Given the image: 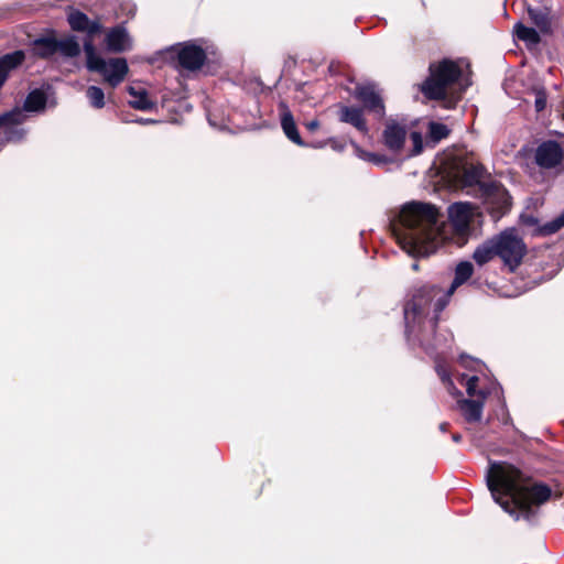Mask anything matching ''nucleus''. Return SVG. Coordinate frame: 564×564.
<instances>
[{"label":"nucleus","mask_w":564,"mask_h":564,"mask_svg":"<svg viewBox=\"0 0 564 564\" xmlns=\"http://www.w3.org/2000/svg\"><path fill=\"white\" fill-rule=\"evenodd\" d=\"M533 95H534L535 110L538 112L544 110L545 107H546V94H545L544 89H542V88H534L533 89Z\"/></svg>","instance_id":"7c9ffc66"},{"label":"nucleus","mask_w":564,"mask_h":564,"mask_svg":"<svg viewBox=\"0 0 564 564\" xmlns=\"http://www.w3.org/2000/svg\"><path fill=\"white\" fill-rule=\"evenodd\" d=\"M448 303V294L436 286L419 289L404 306V319L409 339H417L426 348L430 343L423 334L425 329L433 330L438 314Z\"/></svg>","instance_id":"7ed1b4c3"},{"label":"nucleus","mask_w":564,"mask_h":564,"mask_svg":"<svg viewBox=\"0 0 564 564\" xmlns=\"http://www.w3.org/2000/svg\"><path fill=\"white\" fill-rule=\"evenodd\" d=\"M128 93L130 95L129 104L134 109L139 110H150L155 106V101H153L147 91L140 85H130L128 86Z\"/></svg>","instance_id":"2eb2a0df"},{"label":"nucleus","mask_w":564,"mask_h":564,"mask_svg":"<svg viewBox=\"0 0 564 564\" xmlns=\"http://www.w3.org/2000/svg\"><path fill=\"white\" fill-rule=\"evenodd\" d=\"M406 135L408 129L405 123L399 122L395 119L387 120L382 132V141L388 150L392 152L401 151Z\"/></svg>","instance_id":"9d476101"},{"label":"nucleus","mask_w":564,"mask_h":564,"mask_svg":"<svg viewBox=\"0 0 564 564\" xmlns=\"http://www.w3.org/2000/svg\"><path fill=\"white\" fill-rule=\"evenodd\" d=\"M281 126L285 135L295 144L304 145L296 129L292 113L285 108L281 115Z\"/></svg>","instance_id":"aec40b11"},{"label":"nucleus","mask_w":564,"mask_h":564,"mask_svg":"<svg viewBox=\"0 0 564 564\" xmlns=\"http://www.w3.org/2000/svg\"><path fill=\"white\" fill-rule=\"evenodd\" d=\"M86 97L89 105L96 109H101L105 106V93L97 86H89L86 89Z\"/></svg>","instance_id":"a878e982"},{"label":"nucleus","mask_w":564,"mask_h":564,"mask_svg":"<svg viewBox=\"0 0 564 564\" xmlns=\"http://www.w3.org/2000/svg\"><path fill=\"white\" fill-rule=\"evenodd\" d=\"M175 51L178 65L186 70H197L205 63L204 50L193 43L181 44Z\"/></svg>","instance_id":"1a4fd4ad"},{"label":"nucleus","mask_w":564,"mask_h":564,"mask_svg":"<svg viewBox=\"0 0 564 564\" xmlns=\"http://www.w3.org/2000/svg\"><path fill=\"white\" fill-rule=\"evenodd\" d=\"M30 51L32 55L43 59L70 57V37L58 40L51 31L33 40Z\"/></svg>","instance_id":"6e6552de"},{"label":"nucleus","mask_w":564,"mask_h":564,"mask_svg":"<svg viewBox=\"0 0 564 564\" xmlns=\"http://www.w3.org/2000/svg\"><path fill=\"white\" fill-rule=\"evenodd\" d=\"M468 67L465 61L443 59L430 66L431 75L424 82L422 91L430 99H445L448 96L459 95L469 86L464 76Z\"/></svg>","instance_id":"20e7f679"},{"label":"nucleus","mask_w":564,"mask_h":564,"mask_svg":"<svg viewBox=\"0 0 564 564\" xmlns=\"http://www.w3.org/2000/svg\"><path fill=\"white\" fill-rule=\"evenodd\" d=\"M72 23L73 31L85 32L89 37L100 32V24L98 22L90 21L84 13L78 11H73Z\"/></svg>","instance_id":"f3484780"},{"label":"nucleus","mask_w":564,"mask_h":564,"mask_svg":"<svg viewBox=\"0 0 564 564\" xmlns=\"http://www.w3.org/2000/svg\"><path fill=\"white\" fill-rule=\"evenodd\" d=\"M46 105V97L45 94L39 89H35L31 91L28 97L25 98L23 109V113L25 115V111L28 112H39L44 110Z\"/></svg>","instance_id":"4be33fe9"},{"label":"nucleus","mask_w":564,"mask_h":564,"mask_svg":"<svg viewBox=\"0 0 564 564\" xmlns=\"http://www.w3.org/2000/svg\"><path fill=\"white\" fill-rule=\"evenodd\" d=\"M449 134V129L447 126L440 122H431L429 124V137L433 142H440L441 140L447 138Z\"/></svg>","instance_id":"cd10ccee"},{"label":"nucleus","mask_w":564,"mask_h":564,"mask_svg":"<svg viewBox=\"0 0 564 564\" xmlns=\"http://www.w3.org/2000/svg\"><path fill=\"white\" fill-rule=\"evenodd\" d=\"M339 119L343 122L349 123L362 133L368 132V127L364 118V112L357 107H341L339 110Z\"/></svg>","instance_id":"dca6fc26"},{"label":"nucleus","mask_w":564,"mask_h":564,"mask_svg":"<svg viewBox=\"0 0 564 564\" xmlns=\"http://www.w3.org/2000/svg\"><path fill=\"white\" fill-rule=\"evenodd\" d=\"M318 126H319V123H318V121H317V120H312V121H310V122L305 123V127H306L308 130H311V131H313V130L317 129V128H318Z\"/></svg>","instance_id":"f704fd0d"},{"label":"nucleus","mask_w":564,"mask_h":564,"mask_svg":"<svg viewBox=\"0 0 564 564\" xmlns=\"http://www.w3.org/2000/svg\"><path fill=\"white\" fill-rule=\"evenodd\" d=\"M410 140L413 144V150H412V155H416L419 153H421L422 149H423V141H422V135L421 133L419 132H411L410 133Z\"/></svg>","instance_id":"473e14b6"},{"label":"nucleus","mask_w":564,"mask_h":564,"mask_svg":"<svg viewBox=\"0 0 564 564\" xmlns=\"http://www.w3.org/2000/svg\"><path fill=\"white\" fill-rule=\"evenodd\" d=\"M514 34L517 37L528 45H536L540 42V35L536 30L532 28H528L522 23H517L514 25Z\"/></svg>","instance_id":"b1692460"},{"label":"nucleus","mask_w":564,"mask_h":564,"mask_svg":"<svg viewBox=\"0 0 564 564\" xmlns=\"http://www.w3.org/2000/svg\"><path fill=\"white\" fill-rule=\"evenodd\" d=\"M24 59L25 52L21 50L4 54L0 57V89L3 87L10 74L21 66Z\"/></svg>","instance_id":"f8f14e48"},{"label":"nucleus","mask_w":564,"mask_h":564,"mask_svg":"<svg viewBox=\"0 0 564 564\" xmlns=\"http://www.w3.org/2000/svg\"><path fill=\"white\" fill-rule=\"evenodd\" d=\"M498 257L511 271L516 270L527 253V246L514 229L495 236Z\"/></svg>","instance_id":"0eeeda50"},{"label":"nucleus","mask_w":564,"mask_h":564,"mask_svg":"<svg viewBox=\"0 0 564 564\" xmlns=\"http://www.w3.org/2000/svg\"><path fill=\"white\" fill-rule=\"evenodd\" d=\"M495 196L499 199V206L498 209L500 212H503L510 206V197L505 188L502 187H496L495 188Z\"/></svg>","instance_id":"2f4dec72"},{"label":"nucleus","mask_w":564,"mask_h":564,"mask_svg":"<svg viewBox=\"0 0 564 564\" xmlns=\"http://www.w3.org/2000/svg\"><path fill=\"white\" fill-rule=\"evenodd\" d=\"M563 159V150L555 141L541 143L535 151V161L543 169L557 166Z\"/></svg>","instance_id":"9b49d317"},{"label":"nucleus","mask_w":564,"mask_h":564,"mask_svg":"<svg viewBox=\"0 0 564 564\" xmlns=\"http://www.w3.org/2000/svg\"><path fill=\"white\" fill-rule=\"evenodd\" d=\"M468 362H469V360H467L466 358L462 357V364L464 366L468 367ZM470 362L474 364L473 369H475V370H479L480 369V367H481L480 361H478V360H470Z\"/></svg>","instance_id":"72a5a7b5"},{"label":"nucleus","mask_w":564,"mask_h":564,"mask_svg":"<svg viewBox=\"0 0 564 564\" xmlns=\"http://www.w3.org/2000/svg\"><path fill=\"white\" fill-rule=\"evenodd\" d=\"M486 480L494 500L516 520L529 519L531 507L544 503L551 496L547 486L531 481L507 463H491Z\"/></svg>","instance_id":"f03ea898"},{"label":"nucleus","mask_w":564,"mask_h":564,"mask_svg":"<svg viewBox=\"0 0 564 564\" xmlns=\"http://www.w3.org/2000/svg\"><path fill=\"white\" fill-rule=\"evenodd\" d=\"M459 438H460V437H459L458 435H454V436H453V440H454L455 442H458V441H459Z\"/></svg>","instance_id":"4c0bfd02"},{"label":"nucleus","mask_w":564,"mask_h":564,"mask_svg":"<svg viewBox=\"0 0 564 564\" xmlns=\"http://www.w3.org/2000/svg\"><path fill=\"white\" fill-rule=\"evenodd\" d=\"M67 20L70 22V13L67 14Z\"/></svg>","instance_id":"ea45409f"},{"label":"nucleus","mask_w":564,"mask_h":564,"mask_svg":"<svg viewBox=\"0 0 564 564\" xmlns=\"http://www.w3.org/2000/svg\"><path fill=\"white\" fill-rule=\"evenodd\" d=\"M72 50H73V56L79 54V52H80V45L74 39H73Z\"/></svg>","instance_id":"c9c22d12"},{"label":"nucleus","mask_w":564,"mask_h":564,"mask_svg":"<svg viewBox=\"0 0 564 564\" xmlns=\"http://www.w3.org/2000/svg\"><path fill=\"white\" fill-rule=\"evenodd\" d=\"M446 176L459 187H469L482 184L485 170L474 158L455 155L445 166Z\"/></svg>","instance_id":"423d86ee"},{"label":"nucleus","mask_w":564,"mask_h":564,"mask_svg":"<svg viewBox=\"0 0 564 564\" xmlns=\"http://www.w3.org/2000/svg\"><path fill=\"white\" fill-rule=\"evenodd\" d=\"M528 13H529L531 21L535 24V26L541 32L545 33L550 30V19L545 12L534 10V9H529Z\"/></svg>","instance_id":"bb28decb"},{"label":"nucleus","mask_w":564,"mask_h":564,"mask_svg":"<svg viewBox=\"0 0 564 564\" xmlns=\"http://www.w3.org/2000/svg\"><path fill=\"white\" fill-rule=\"evenodd\" d=\"M135 122L141 123V124H151V123H155L156 121L153 119H138V120H135Z\"/></svg>","instance_id":"e433bc0d"},{"label":"nucleus","mask_w":564,"mask_h":564,"mask_svg":"<svg viewBox=\"0 0 564 564\" xmlns=\"http://www.w3.org/2000/svg\"><path fill=\"white\" fill-rule=\"evenodd\" d=\"M412 268H413V270H417V269H419L417 263H413V264H412Z\"/></svg>","instance_id":"58836bf2"},{"label":"nucleus","mask_w":564,"mask_h":564,"mask_svg":"<svg viewBox=\"0 0 564 564\" xmlns=\"http://www.w3.org/2000/svg\"><path fill=\"white\" fill-rule=\"evenodd\" d=\"M495 257H498V252L494 237L478 246L473 254V259L478 265L488 263Z\"/></svg>","instance_id":"6ab92c4d"},{"label":"nucleus","mask_w":564,"mask_h":564,"mask_svg":"<svg viewBox=\"0 0 564 564\" xmlns=\"http://www.w3.org/2000/svg\"><path fill=\"white\" fill-rule=\"evenodd\" d=\"M474 268L473 264L468 261H464L457 264L455 270V278L451 285V288L447 290V292H444L445 294H448V299L454 293L455 289L463 283H465L473 274Z\"/></svg>","instance_id":"412c9836"},{"label":"nucleus","mask_w":564,"mask_h":564,"mask_svg":"<svg viewBox=\"0 0 564 564\" xmlns=\"http://www.w3.org/2000/svg\"><path fill=\"white\" fill-rule=\"evenodd\" d=\"M357 98L364 102V105L378 116H383L384 107L380 95L376 91L373 86H360L356 90Z\"/></svg>","instance_id":"4468645a"},{"label":"nucleus","mask_w":564,"mask_h":564,"mask_svg":"<svg viewBox=\"0 0 564 564\" xmlns=\"http://www.w3.org/2000/svg\"><path fill=\"white\" fill-rule=\"evenodd\" d=\"M84 51L87 68L91 72L99 73L104 80L111 87H117L124 80L129 72L128 63L124 58H102L97 54L91 40H85Z\"/></svg>","instance_id":"39448f33"},{"label":"nucleus","mask_w":564,"mask_h":564,"mask_svg":"<svg viewBox=\"0 0 564 564\" xmlns=\"http://www.w3.org/2000/svg\"><path fill=\"white\" fill-rule=\"evenodd\" d=\"M478 377L477 376H471L469 377L467 380H466V391L468 393L469 397H477V399H482V400H486L487 395L492 393V392H496L498 393V386L497 384H494L491 387V389L489 390H485V389H479V390H476V387H477V383H478Z\"/></svg>","instance_id":"5701e85b"},{"label":"nucleus","mask_w":564,"mask_h":564,"mask_svg":"<svg viewBox=\"0 0 564 564\" xmlns=\"http://www.w3.org/2000/svg\"><path fill=\"white\" fill-rule=\"evenodd\" d=\"M436 371H437L440 378L442 379V381L447 384L448 392L455 397H460L462 393L459 390H457L455 388L454 383L452 382L447 369L442 365H437Z\"/></svg>","instance_id":"c756f323"},{"label":"nucleus","mask_w":564,"mask_h":564,"mask_svg":"<svg viewBox=\"0 0 564 564\" xmlns=\"http://www.w3.org/2000/svg\"><path fill=\"white\" fill-rule=\"evenodd\" d=\"M107 48L110 52L120 53L131 48V39L122 26L111 29L106 36Z\"/></svg>","instance_id":"ddd939ff"},{"label":"nucleus","mask_w":564,"mask_h":564,"mask_svg":"<svg viewBox=\"0 0 564 564\" xmlns=\"http://www.w3.org/2000/svg\"><path fill=\"white\" fill-rule=\"evenodd\" d=\"M564 227V210L555 217L552 221L545 223L540 227L539 231L541 235L547 236L555 234Z\"/></svg>","instance_id":"c85d7f7f"},{"label":"nucleus","mask_w":564,"mask_h":564,"mask_svg":"<svg viewBox=\"0 0 564 564\" xmlns=\"http://www.w3.org/2000/svg\"><path fill=\"white\" fill-rule=\"evenodd\" d=\"M479 216L474 205L456 203L448 208L449 224H441L440 213L433 205L412 202L401 209L393 231L398 243L409 256L425 257L449 239L463 245L470 224Z\"/></svg>","instance_id":"f257e3e1"},{"label":"nucleus","mask_w":564,"mask_h":564,"mask_svg":"<svg viewBox=\"0 0 564 564\" xmlns=\"http://www.w3.org/2000/svg\"><path fill=\"white\" fill-rule=\"evenodd\" d=\"M485 400H458L459 409L468 422H478L482 415Z\"/></svg>","instance_id":"a211bd4d"},{"label":"nucleus","mask_w":564,"mask_h":564,"mask_svg":"<svg viewBox=\"0 0 564 564\" xmlns=\"http://www.w3.org/2000/svg\"><path fill=\"white\" fill-rule=\"evenodd\" d=\"M355 153L359 159L378 166H382L391 162V160L387 155L368 152L366 150H362L358 145H355Z\"/></svg>","instance_id":"393cba45"}]
</instances>
